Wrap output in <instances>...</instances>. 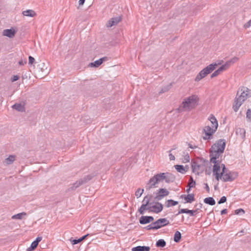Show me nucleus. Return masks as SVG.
<instances>
[{
	"label": "nucleus",
	"instance_id": "2eb2a0df",
	"mask_svg": "<svg viewBox=\"0 0 251 251\" xmlns=\"http://www.w3.org/2000/svg\"><path fill=\"white\" fill-rule=\"evenodd\" d=\"M181 198H183L185 200L184 203H192L195 200V195L194 194H190L187 195H182Z\"/></svg>",
	"mask_w": 251,
	"mask_h": 251
},
{
	"label": "nucleus",
	"instance_id": "c85d7f7f",
	"mask_svg": "<svg viewBox=\"0 0 251 251\" xmlns=\"http://www.w3.org/2000/svg\"><path fill=\"white\" fill-rule=\"evenodd\" d=\"M15 155H10L5 159V162L7 165L11 164L15 160Z\"/></svg>",
	"mask_w": 251,
	"mask_h": 251
},
{
	"label": "nucleus",
	"instance_id": "412c9836",
	"mask_svg": "<svg viewBox=\"0 0 251 251\" xmlns=\"http://www.w3.org/2000/svg\"><path fill=\"white\" fill-rule=\"evenodd\" d=\"M182 213H186L189 214L191 216H195V211L193 210H189L188 209L183 208L180 209L177 214H176V216Z\"/></svg>",
	"mask_w": 251,
	"mask_h": 251
},
{
	"label": "nucleus",
	"instance_id": "cd10ccee",
	"mask_svg": "<svg viewBox=\"0 0 251 251\" xmlns=\"http://www.w3.org/2000/svg\"><path fill=\"white\" fill-rule=\"evenodd\" d=\"M154 176L156 177L155 181H157V182H158V183L164 180V178H165L164 173L157 174L155 175Z\"/></svg>",
	"mask_w": 251,
	"mask_h": 251
},
{
	"label": "nucleus",
	"instance_id": "c9c22d12",
	"mask_svg": "<svg viewBox=\"0 0 251 251\" xmlns=\"http://www.w3.org/2000/svg\"><path fill=\"white\" fill-rule=\"evenodd\" d=\"M196 185V181L193 179V177L191 176L189 179L188 186L190 188L195 187Z\"/></svg>",
	"mask_w": 251,
	"mask_h": 251
},
{
	"label": "nucleus",
	"instance_id": "9d476101",
	"mask_svg": "<svg viewBox=\"0 0 251 251\" xmlns=\"http://www.w3.org/2000/svg\"><path fill=\"white\" fill-rule=\"evenodd\" d=\"M157 226H155L156 229H159L169 224V221L166 218H160L156 221Z\"/></svg>",
	"mask_w": 251,
	"mask_h": 251
},
{
	"label": "nucleus",
	"instance_id": "4c0bfd02",
	"mask_svg": "<svg viewBox=\"0 0 251 251\" xmlns=\"http://www.w3.org/2000/svg\"><path fill=\"white\" fill-rule=\"evenodd\" d=\"M246 119L248 122H251V109H248L246 112Z\"/></svg>",
	"mask_w": 251,
	"mask_h": 251
},
{
	"label": "nucleus",
	"instance_id": "f8f14e48",
	"mask_svg": "<svg viewBox=\"0 0 251 251\" xmlns=\"http://www.w3.org/2000/svg\"><path fill=\"white\" fill-rule=\"evenodd\" d=\"M209 74L210 73L208 71V69L205 67L196 76L195 80L196 81H199Z\"/></svg>",
	"mask_w": 251,
	"mask_h": 251
},
{
	"label": "nucleus",
	"instance_id": "58836bf2",
	"mask_svg": "<svg viewBox=\"0 0 251 251\" xmlns=\"http://www.w3.org/2000/svg\"><path fill=\"white\" fill-rule=\"evenodd\" d=\"M37 246H38V245H37L36 243H35L33 241L31 244L30 247H29L27 249V251H32L34 250V249H35L37 248Z\"/></svg>",
	"mask_w": 251,
	"mask_h": 251
},
{
	"label": "nucleus",
	"instance_id": "e433bc0d",
	"mask_svg": "<svg viewBox=\"0 0 251 251\" xmlns=\"http://www.w3.org/2000/svg\"><path fill=\"white\" fill-rule=\"evenodd\" d=\"M151 195L146 196V197H144V200L143 201V202L146 203L148 202V205H151V203H150V201H151Z\"/></svg>",
	"mask_w": 251,
	"mask_h": 251
},
{
	"label": "nucleus",
	"instance_id": "603ef678",
	"mask_svg": "<svg viewBox=\"0 0 251 251\" xmlns=\"http://www.w3.org/2000/svg\"><path fill=\"white\" fill-rule=\"evenodd\" d=\"M251 26V19L244 25V27L248 28Z\"/></svg>",
	"mask_w": 251,
	"mask_h": 251
},
{
	"label": "nucleus",
	"instance_id": "0e129e2a",
	"mask_svg": "<svg viewBox=\"0 0 251 251\" xmlns=\"http://www.w3.org/2000/svg\"><path fill=\"white\" fill-rule=\"evenodd\" d=\"M85 0H79V5H82L84 2H85Z\"/></svg>",
	"mask_w": 251,
	"mask_h": 251
},
{
	"label": "nucleus",
	"instance_id": "9b49d317",
	"mask_svg": "<svg viewBox=\"0 0 251 251\" xmlns=\"http://www.w3.org/2000/svg\"><path fill=\"white\" fill-rule=\"evenodd\" d=\"M215 161H213L212 159V157H210V163H212L214 164L213 168V172L215 173H219L221 169V161L219 160V159H215Z\"/></svg>",
	"mask_w": 251,
	"mask_h": 251
},
{
	"label": "nucleus",
	"instance_id": "37998d69",
	"mask_svg": "<svg viewBox=\"0 0 251 251\" xmlns=\"http://www.w3.org/2000/svg\"><path fill=\"white\" fill-rule=\"evenodd\" d=\"M226 196H223L221 198L220 200L218 201V203L219 204H221L222 203H224L226 201Z\"/></svg>",
	"mask_w": 251,
	"mask_h": 251
},
{
	"label": "nucleus",
	"instance_id": "b1692460",
	"mask_svg": "<svg viewBox=\"0 0 251 251\" xmlns=\"http://www.w3.org/2000/svg\"><path fill=\"white\" fill-rule=\"evenodd\" d=\"M150 247L148 246H137L132 249V251H150Z\"/></svg>",
	"mask_w": 251,
	"mask_h": 251
},
{
	"label": "nucleus",
	"instance_id": "a19ab883",
	"mask_svg": "<svg viewBox=\"0 0 251 251\" xmlns=\"http://www.w3.org/2000/svg\"><path fill=\"white\" fill-rule=\"evenodd\" d=\"M213 175L215 176V177L217 180L219 181L220 179H223V174L221 173H213Z\"/></svg>",
	"mask_w": 251,
	"mask_h": 251
},
{
	"label": "nucleus",
	"instance_id": "052dcab7",
	"mask_svg": "<svg viewBox=\"0 0 251 251\" xmlns=\"http://www.w3.org/2000/svg\"><path fill=\"white\" fill-rule=\"evenodd\" d=\"M169 156V159L170 160H175V157L174 155L172 154V153L170 152Z\"/></svg>",
	"mask_w": 251,
	"mask_h": 251
},
{
	"label": "nucleus",
	"instance_id": "bf43d9fd",
	"mask_svg": "<svg viewBox=\"0 0 251 251\" xmlns=\"http://www.w3.org/2000/svg\"><path fill=\"white\" fill-rule=\"evenodd\" d=\"M218 70L221 73L222 72L226 70V69L225 68V67L223 65Z\"/></svg>",
	"mask_w": 251,
	"mask_h": 251
},
{
	"label": "nucleus",
	"instance_id": "7ed1b4c3",
	"mask_svg": "<svg viewBox=\"0 0 251 251\" xmlns=\"http://www.w3.org/2000/svg\"><path fill=\"white\" fill-rule=\"evenodd\" d=\"M198 100V96L195 95L185 98L181 105L177 108L178 111L181 112L190 111L197 105Z\"/></svg>",
	"mask_w": 251,
	"mask_h": 251
},
{
	"label": "nucleus",
	"instance_id": "f3484780",
	"mask_svg": "<svg viewBox=\"0 0 251 251\" xmlns=\"http://www.w3.org/2000/svg\"><path fill=\"white\" fill-rule=\"evenodd\" d=\"M164 180L166 183H169L175 181L176 177L173 174L169 173H164Z\"/></svg>",
	"mask_w": 251,
	"mask_h": 251
},
{
	"label": "nucleus",
	"instance_id": "5fc2aeb1",
	"mask_svg": "<svg viewBox=\"0 0 251 251\" xmlns=\"http://www.w3.org/2000/svg\"><path fill=\"white\" fill-rule=\"evenodd\" d=\"M231 63L228 60V61H226L223 65L225 67V68L226 69H227V68H228L229 67V66L231 65Z\"/></svg>",
	"mask_w": 251,
	"mask_h": 251
},
{
	"label": "nucleus",
	"instance_id": "4d7b16f0",
	"mask_svg": "<svg viewBox=\"0 0 251 251\" xmlns=\"http://www.w3.org/2000/svg\"><path fill=\"white\" fill-rule=\"evenodd\" d=\"M42 238L41 237H38L36 238L35 240L34 241V243L37 245H38L39 242H40L42 240Z\"/></svg>",
	"mask_w": 251,
	"mask_h": 251
},
{
	"label": "nucleus",
	"instance_id": "0eeeda50",
	"mask_svg": "<svg viewBox=\"0 0 251 251\" xmlns=\"http://www.w3.org/2000/svg\"><path fill=\"white\" fill-rule=\"evenodd\" d=\"M238 176L236 172L228 171L223 174V181L224 182L232 181Z\"/></svg>",
	"mask_w": 251,
	"mask_h": 251
},
{
	"label": "nucleus",
	"instance_id": "338daca9",
	"mask_svg": "<svg viewBox=\"0 0 251 251\" xmlns=\"http://www.w3.org/2000/svg\"><path fill=\"white\" fill-rule=\"evenodd\" d=\"M189 148H191V149H195L197 148V147L196 146H193L192 145L189 144Z\"/></svg>",
	"mask_w": 251,
	"mask_h": 251
},
{
	"label": "nucleus",
	"instance_id": "79ce46f5",
	"mask_svg": "<svg viewBox=\"0 0 251 251\" xmlns=\"http://www.w3.org/2000/svg\"><path fill=\"white\" fill-rule=\"evenodd\" d=\"M234 213L236 215L243 214L245 213V211L242 208H239L235 210Z\"/></svg>",
	"mask_w": 251,
	"mask_h": 251
},
{
	"label": "nucleus",
	"instance_id": "3c124183",
	"mask_svg": "<svg viewBox=\"0 0 251 251\" xmlns=\"http://www.w3.org/2000/svg\"><path fill=\"white\" fill-rule=\"evenodd\" d=\"M20 78V76L18 75H14L11 79L12 82H14L18 80Z\"/></svg>",
	"mask_w": 251,
	"mask_h": 251
},
{
	"label": "nucleus",
	"instance_id": "ddd939ff",
	"mask_svg": "<svg viewBox=\"0 0 251 251\" xmlns=\"http://www.w3.org/2000/svg\"><path fill=\"white\" fill-rule=\"evenodd\" d=\"M154 218L151 216H142L139 219V223L141 225H145L152 222Z\"/></svg>",
	"mask_w": 251,
	"mask_h": 251
},
{
	"label": "nucleus",
	"instance_id": "aec40b11",
	"mask_svg": "<svg viewBox=\"0 0 251 251\" xmlns=\"http://www.w3.org/2000/svg\"><path fill=\"white\" fill-rule=\"evenodd\" d=\"M3 35L9 38H12L15 36L16 33L15 30L13 29H6L3 30Z\"/></svg>",
	"mask_w": 251,
	"mask_h": 251
},
{
	"label": "nucleus",
	"instance_id": "39448f33",
	"mask_svg": "<svg viewBox=\"0 0 251 251\" xmlns=\"http://www.w3.org/2000/svg\"><path fill=\"white\" fill-rule=\"evenodd\" d=\"M208 164V161L203 158L201 159L199 161L192 160L191 166L192 172L194 173L199 175L204 171L206 168V166H207Z\"/></svg>",
	"mask_w": 251,
	"mask_h": 251
},
{
	"label": "nucleus",
	"instance_id": "f704fd0d",
	"mask_svg": "<svg viewBox=\"0 0 251 251\" xmlns=\"http://www.w3.org/2000/svg\"><path fill=\"white\" fill-rule=\"evenodd\" d=\"M218 66V64L215 63H212L208 66H206V68L207 69H208V71L210 73H211L213 71H214Z\"/></svg>",
	"mask_w": 251,
	"mask_h": 251
},
{
	"label": "nucleus",
	"instance_id": "a211bd4d",
	"mask_svg": "<svg viewBox=\"0 0 251 251\" xmlns=\"http://www.w3.org/2000/svg\"><path fill=\"white\" fill-rule=\"evenodd\" d=\"M175 168L176 170V171L182 174H184L188 170V167L186 165L185 167H184L181 165H175Z\"/></svg>",
	"mask_w": 251,
	"mask_h": 251
},
{
	"label": "nucleus",
	"instance_id": "09e8293b",
	"mask_svg": "<svg viewBox=\"0 0 251 251\" xmlns=\"http://www.w3.org/2000/svg\"><path fill=\"white\" fill-rule=\"evenodd\" d=\"M221 73L219 72V71L217 69L211 75V77L213 78L214 77H216L218 76L219 75H220Z\"/></svg>",
	"mask_w": 251,
	"mask_h": 251
},
{
	"label": "nucleus",
	"instance_id": "e2e57ef3",
	"mask_svg": "<svg viewBox=\"0 0 251 251\" xmlns=\"http://www.w3.org/2000/svg\"><path fill=\"white\" fill-rule=\"evenodd\" d=\"M227 212V210L226 209H223L221 211V215H224V214H226Z\"/></svg>",
	"mask_w": 251,
	"mask_h": 251
},
{
	"label": "nucleus",
	"instance_id": "6e6d98bb",
	"mask_svg": "<svg viewBox=\"0 0 251 251\" xmlns=\"http://www.w3.org/2000/svg\"><path fill=\"white\" fill-rule=\"evenodd\" d=\"M238 60V58H237L236 57H234L232 58V59H231L230 60H229V61H230L231 64H233L235 62H236Z\"/></svg>",
	"mask_w": 251,
	"mask_h": 251
},
{
	"label": "nucleus",
	"instance_id": "774afa93",
	"mask_svg": "<svg viewBox=\"0 0 251 251\" xmlns=\"http://www.w3.org/2000/svg\"><path fill=\"white\" fill-rule=\"evenodd\" d=\"M176 148H177V147H176V146H173V148H172L171 150H170V151H169V152H171V151H172V150L176 149Z\"/></svg>",
	"mask_w": 251,
	"mask_h": 251
},
{
	"label": "nucleus",
	"instance_id": "473e14b6",
	"mask_svg": "<svg viewBox=\"0 0 251 251\" xmlns=\"http://www.w3.org/2000/svg\"><path fill=\"white\" fill-rule=\"evenodd\" d=\"M26 213L25 212H22L17 214L14 215L12 216V219H19L21 220L23 218V216H25Z\"/></svg>",
	"mask_w": 251,
	"mask_h": 251
},
{
	"label": "nucleus",
	"instance_id": "8fccbe9b",
	"mask_svg": "<svg viewBox=\"0 0 251 251\" xmlns=\"http://www.w3.org/2000/svg\"><path fill=\"white\" fill-rule=\"evenodd\" d=\"M35 62V59L31 56L28 57V63L29 64L32 65Z\"/></svg>",
	"mask_w": 251,
	"mask_h": 251
},
{
	"label": "nucleus",
	"instance_id": "393cba45",
	"mask_svg": "<svg viewBox=\"0 0 251 251\" xmlns=\"http://www.w3.org/2000/svg\"><path fill=\"white\" fill-rule=\"evenodd\" d=\"M22 14L25 16H27L30 17H33L36 15L35 11L31 9L24 11H23Z\"/></svg>",
	"mask_w": 251,
	"mask_h": 251
},
{
	"label": "nucleus",
	"instance_id": "a18cd8bd",
	"mask_svg": "<svg viewBox=\"0 0 251 251\" xmlns=\"http://www.w3.org/2000/svg\"><path fill=\"white\" fill-rule=\"evenodd\" d=\"M221 167L222 168V171L221 172L222 174H224L225 173L228 172L229 171L226 168L225 165L224 164H222L221 165Z\"/></svg>",
	"mask_w": 251,
	"mask_h": 251
},
{
	"label": "nucleus",
	"instance_id": "c03bdc74",
	"mask_svg": "<svg viewBox=\"0 0 251 251\" xmlns=\"http://www.w3.org/2000/svg\"><path fill=\"white\" fill-rule=\"evenodd\" d=\"M182 161H183V162H184V163H187V162H189L190 157L188 153L184 156Z\"/></svg>",
	"mask_w": 251,
	"mask_h": 251
},
{
	"label": "nucleus",
	"instance_id": "864d4df0",
	"mask_svg": "<svg viewBox=\"0 0 251 251\" xmlns=\"http://www.w3.org/2000/svg\"><path fill=\"white\" fill-rule=\"evenodd\" d=\"M145 228L147 230H151V229H156V228L155 226H151V225H149L145 227Z\"/></svg>",
	"mask_w": 251,
	"mask_h": 251
},
{
	"label": "nucleus",
	"instance_id": "c756f323",
	"mask_svg": "<svg viewBox=\"0 0 251 251\" xmlns=\"http://www.w3.org/2000/svg\"><path fill=\"white\" fill-rule=\"evenodd\" d=\"M178 204L177 201H175L173 200H168L166 201V206L169 207L172 206H175Z\"/></svg>",
	"mask_w": 251,
	"mask_h": 251
},
{
	"label": "nucleus",
	"instance_id": "5701e85b",
	"mask_svg": "<svg viewBox=\"0 0 251 251\" xmlns=\"http://www.w3.org/2000/svg\"><path fill=\"white\" fill-rule=\"evenodd\" d=\"M89 235V234H87L78 239H73V238H71L70 240L72 242V244L73 245H75L80 243L81 241L85 240L86 238V237Z\"/></svg>",
	"mask_w": 251,
	"mask_h": 251
},
{
	"label": "nucleus",
	"instance_id": "a878e982",
	"mask_svg": "<svg viewBox=\"0 0 251 251\" xmlns=\"http://www.w3.org/2000/svg\"><path fill=\"white\" fill-rule=\"evenodd\" d=\"M236 134L239 135L242 139H245L246 137V130L243 128H238L236 129Z\"/></svg>",
	"mask_w": 251,
	"mask_h": 251
},
{
	"label": "nucleus",
	"instance_id": "1a4fd4ad",
	"mask_svg": "<svg viewBox=\"0 0 251 251\" xmlns=\"http://www.w3.org/2000/svg\"><path fill=\"white\" fill-rule=\"evenodd\" d=\"M163 206L162 203L157 202L155 205H150V212L155 213H158L162 211Z\"/></svg>",
	"mask_w": 251,
	"mask_h": 251
},
{
	"label": "nucleus",
	"instance_id": "4468645a",
	"mask_svg": "<svg viewBox=\"0 0 251 251\" xmlns=\"http://www.w3.org/2000/svg\"><path fill=\"white\" fill-rule=\"evenodd\" d=\"M156 177L154 176L153 177L151 178L150 180L148 181V183L146 186V189L147 190H149L152 187H156V184H158V182L157 181H155Z\"/></svg>",
	"mask_w": 251,
	"mask_h": 251
},
{
	"label": "nucleus",
	"instance_id": "2f4dec72",
	"mask_svg": "<svg viewBox=\"0 0 251 251\" xmlns=\"http://www.w3.org/2000/svg\"><path fill=\"white\" fill-rule=\"evenodd\" d=\"M166 245V243L164 239H159L156 243V246L157 247H164Z\"/></svg>",
	"mask_w": 251,
	"mask_h": 251
},
{
	"label": "nucleus",
	"instance_id": "69168bd1",
	"mask_svg": "<svg viewBox=\"0 0 251 251\" xmlns=\"http://www.w3.org/2000/svg\"><path fill=\"white\" fill-rule=\"evenodd\" d=\"M150 225L151 226H157V225L156 224V221L154 222H152L151 224H150Z\"/></svg>",
	"mask_w": 251,
	"mask_h": 251
},
{
	"label": "nucleus",
	"instance_id": "ea45409f",
	"mask_svg": "<svg viewBox=\"0 0 251 251\" xmlns=\"http://www.w3.org/2000/svg\"><path fill=\"white\" fill-rule=\"evenodd\" d=\"M144 192V189H141L140 188L138 189L136 192H135V195L137 197V198H140L142 194Z\"/></svg>",
	"mask_w": 251,
	"mask_h": 251
},
{
	"label": "nucleus",
	"instance_id": "20e7f679",
	"mask_svg": "<svg viewBox=\"0 0 251 251\" xmlns=\"http://www.w3.org/2000/svg\"><path fill=\"white\" fill-rule=\"evenodd\" d=\"M208 119L210 122L211 126L207 125L203 129V133L205 135L203 137V139L204 140L212 138L213 134L216 131L218 126V121L213 115H211Z\"/></svg>",
	"mask_w": 251,
	"mask_h": 251
},
{
	"label": "nucleus",
	"instance_id": "4be33fe9",
	"mask_svg": "<svg viewBox=\"0 0 251 251\" xmlns=\"http://www.w3.org/2000/svg\"><path fill=\"white\" fill-rule=\"evenodd\" d=\"M12 107L18 111L24 112L25 111L24 105H23L21 103H16L12 106Z\"/></svg>",
	"mask_w": 251,
	"mask_h": 251
},
{
	"label": "nucleus",
	"instance_id": "72a5a7b5",
	"mask_svg": "<svg viewBox=\"0 0 251 251\" xmlns=\"http://www.w3.org/2000/svg\"><path fill=\"white\" fill-rule=\"evenodd\" d=\"M172 84L170 83L169 84L163 87L161 90L159 91V94H162L168 91L172 87Z\"/></svg>",
	"mask_w": 251,
	"mask_h": 251
},
{
	"label": "nucleus",
	"instance_id": "dca6fc26",
	"mask_svg": "<svg viewBox=\"0 0 251 251\" xmlns=\"http://www.w3.org/2000/svg\"><path fill=\"white\" fill-rule=\"evenodd\" d=\"M107 60V57H104L97 60L94 62L90 63L89 64V66L91 67H98L100 66L104 61Z\"/></svg>",
	"mask_w": 251,
	"mask_h": 251
},
{
	"label": "nucleus",
	"instance_id": "de8ad7c7",
	"mask_svg": "<svg viewBox=\"0 0 251 251\" xmlns=\"http://www.w3.org/2000/svg\"><path fill=\"white\" fill-rule=\"evenodd\" d=\"M112 18L113 19V21H114L115 25H117L121 21V18L120 16Z\"/></svg>",
	"mask_w": 251,
	"mask_h": 251
},
{
	"label": "nucleus",
	"instance_id": "6e6552de",
	"mask_svg": "<svg viewBox=\"0 0 251 251\" xmlns=\"http://www.w3.org/2000/svg\"><path fill=\"white\" fill-rule=\"evenodd\" d=\"M169 192L165 188H160L156 193L154 199L157 201L161 200L164 197L168 196Z\"/></svg>",
	"mask_w": 251,
	"mask_h": 251
},
{
	"label": "nucleus",
	"instance_id": "f03ea898",
	"mask_svg": "<svg viewBox=\"0 0 251 251\" xmlns=\"http://www.w3.org/2000/svg\"><path fill=\"white\" fill-rule=\"evenodd\" d=\"M226 142L225 139H221L217 140L211 147L210 150V157H212L213 161L215 159H219L226 147Z\"/></svg>",
	"mask_w": 251,
	"mask_h": 251
},
{
	"label": "nucleus",
	"instance_id": "7c9ffc66",
	"mask_svg": "<svg viewBox=\"0 0 251 251\" xmlns=\"http://www.w3.org/2000/svg\"><path fill=\"white\" fill-rule=\"evenodd\" d=\"M181 238V233L178 231H176L175 232V235H174V241L176 243H178L180 241Z\"/></svg>",
	"mask_w": 251,
	"mask_h": 251
},
{
	"label": "nucleus",
	"instance_id": "423d86ee",
	"mask_svg": "<svg viewBox=\"0 0 251 251\" xmlns=\"http://www.w3.org/2000/svg\"><path fill=\"white\" fill-rule=\"evenodd\" d=\"M92 177L93 176L91 175H87L86 176H84L83 178H80L79 180L74 183L73 184V185L69 188V190L70 191H73L75 190L80 186L84 184H85L88 181L90 180L92 178Z\"/></svg>",
	"mask_w": 251,
	"mask_h": 251
},
{
	"label": "nucleus",
	"instance_id": "49530a36",
	"mask_svg": "<svg viewBox=\"0 0 251 251\" xmlns=\"http://www.w3.org/2000/svg\"><path fill=\"white\" fill-rule=\"evenodd\" d=\"M114 25H116L114 21H113V18H111L110 20H109L107 24L108 27H111Z\"/></svg>",
	"mask_w": 251,
	"mask_h": 251
},
{
	"label": "nucleus",
	"instance_id": "6ab92c4d",
	"mask_svg": "<svg viewBox=\"0 0 251 251\" xmlns=\"http://www.w3.org/2000/svg\"><path fill=\"white\" fill-rule=\"evenodd\" d=\"M150 205H148V203L147 202L142 204L138 209V212L140 214H144L145 210H148L149 212H150Z\"/></svg>",
	"mask_w": 251,
	"mask_h": 251
},
{
	"label": "nucleus",
	"instance_id": "f257e3e1",
	"mask_svg": "<svg viewBox=\"0 0 251 251\" xmlns=\"http://www.w3.org/2000/svg\"><path fill=\"white\" fill-rule=\"evenodd\" d=\"M251 97V90L248 88L242 86L237 91L234 99L232 108L235 112H237L243 102L249 98Z\"/></svg>",
	"mask_w": 251,
	"mask_h": 251
},
{
	"label": "nucleus",
	"instance_id": "13d9d810",
	"mask_svg": "<svg viewBox=\"0 0 251 251\" xmlns=\"http://www.w3.org/2000/svg\"><path fill=\"white\" fill-rule=\"evenodd\" d=\"M26 63V60L25 59V60H21L19 62V64L21 66L24 65Z\"/></svg>",
	"mask_w": 251,
	"mask_h": 251
},
{
	"label": "nucleus",
	"instance_id": "680f3d73",
	"mask_svg": "<svg viewBox=\"0 0 251 251\" xmlns=\"http://www.w3.org/2000/svg\"><path fill=\"white\" fill-rule=\"evenodd\" d=\"M204 185H205V187H204V188L205 189V190H206V191H207L208 193H209V191H210V188H209V186H208V185L207 184V183H205V184H204Z\"/></svg>",
	"mask_w": 251,
	"mask_h": 251
},
{
	"label": "nucleus",
	"instance_id": "bb28decb",
	"mask_svg": "<svg viewBox=\"0 0 251 251\" xmlns=\"http://www.w3.org/2000/svg\"><path fill=\"white\" fill-rule=\"evenodd\" d=\"M203 201L205 203L210 205H214L216 203L215 200L212 197H207L204 199Z\"/></svg>",
	"mask_w": 251,
	"mask_h": 251
}]
</instances>
